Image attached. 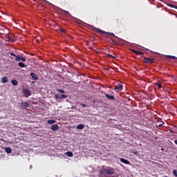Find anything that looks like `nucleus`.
Listing matches in <instances>:
<instances>
[{
    "mask_svg": "<svg viewBox=\"0 0 177 177\" xmlns=\"http://www.w3.org/2000/svg\"><path fill=\"white\" fill-rule=\"evenodd\" d=\"M67 95L66 94H62L60 95H57V94H55V99H57V100H60V99H67Z\"/></svg>",
    "mask_w": 177,
    "mask_h": 177,
    "instance_id": "4",
    "label": "nucleus"
},
{
    "mask_svg": "<svg viewBox=\"0 0 177 177\" xmlns=\"http://www.w3.org/2000/svg\"><path fill=\"white\" fill-rule=\"evenodd\" d=\"M174 143H176V145H177V140L174 141Z\"/></svg>",
    "mask_w": 177,
    "mask_h": 177,
    "instance_id": "33",
    "label": "nucleus"
},
{
    "mask_svg": "<svg viewBox=\"0 0 177 177\" xmlns=\"http://www.w3.org/2000/svg\"><path fill=\"white\" fill-rule=\"evenodd\" d=\"M57 92H59V93H65L66 91L62 89H57Z\"/></svg>",
    "mask_w": 177,
    "mask_h": 177,
    "instance_id": "24",
    "label": "nucleus"
},
{
    "mask_svg": "<svg viewBox=\"0 0 177 177\" xmlns=\"http://www.w3.org/2000/svg\"><path fill=\"white\" fill-rule=\"evenodd\" d=\"M159 127H162V124H159Z\"/></svg>",
    "mask_w": 177,
    "mask_h": 177,
    "instance_id": "35",
    "label": "nucleus"
},
{
    "mask_svg": "<svg viewBox=\"0 0 177 177\" xmlns=\"http://www.w3.org/2000/svg\"><path fill=\"white\" fill-rule=\"evenodd\" d=\"M77 129H84V128H85V125H84L83 124H80L77 125Z\"/></svg>",
    "mask_w": 177,
    "mask_h": 177,
    "instance_id": "14",
    "label": "nucleus"
},
{
    "mask_svg": "<svg viewBox=\"0 0 177 177\" xmlns=\"http://www.w3.org/2000/svg\"><path fill=\"white\" fill-rule=\"evenodd\" d=\"M108 57H112L113 59H115V57L111 55V54H107Z\"/></svg>",
    "mask_w": 177,
    "mask_h": 177,
    "instance_id": "26",
    "label": "nucleus"
},
{
    "mask_svg": "<svg viewBox=\"0 0 177 177\" xmlns=\"http://www.w3.org/2000/svg\"><path fill=\"white\" fill-rule=\"evenodd\" d=\"M143 62L147 63V64H151L152 63H154V58H147L146 57H143Z\"/></svg>",
    "mask_w": 177,
    "mask_h": 177,
    "instance_id": "3",
    "label": "nucleus"
},
{
    "mask_svg": "<svg viewBox=\"0 0 177 177\" xmlns=\"http://www.w3.org/2000/svg\"><path fill=\"white\" fill-rule=\"evenodd\" d=\"M170 132H171V133H174V131L172 129H170Z\"/></svg>",
    "mask_w": 177,
    "mask_h": 177,
    "instance_id": "32",
    "label": "nucleus"
},
{
    "mask_svg": "<svg viewBox=\"0 0 177 177\" xmlns=\"http://www.w3.org/2000/svg\"><path fill=\"white\" fill-rule=\"evenodd\" d=\"M6 153H8V154H10V153H12V149L10 147H6Z\"/></svg>",
    "mask_w": 177,
    "mask_h": 177,
    "instance_id": "17",
    "label": "nucleus"
},
{
    "mask_svg": "<svg viewBox=\"0 0 177 177\" xmlns=\"http://www.w3.org/2000/svg\"><path fill=\"white\" fill-rule=\"evenodd\" d=\"M52 131H57L59 129V126L57 124H53L51 126Z\"/></svg>",
    "mask_w": 177,
    "mask_h": 177,
    "instance_id": "12",
    "label": "nucleus"
},
{
    "mask_svg": "<svg viewBox=\"0 0 177 177\" xmlns=\"http://www.w3.org/2000/svg\"><path fill=\"white\" fill-rule=\"evenodd\" d=\"M112 42H113V44H115V41L114 40H112Z\"/></svg>",
    "mask_w": 177,
    "mask_h": 177,
    "instance_id": "34",
    "label": "nucleus"
},
{
    "mask_svg": "<svg viewBox=\"0 0 177 177\" xmlns=\"http://www.w3.org/2000/svg\"><path fill=\"white\" fill-rule=\"evenodd\" d=\"M173 175H174V176L177 177V171H176V169L173 170Z\"/></svg>",
    "mask_w": 177,
    "mask_h": 177,
    "instance_id": "25",
    "label": "nucleus"
},
{
    "mask_svg": "<svg viewBox=\"0 0 177 177\" xmlns=\"http://www.w3.org/2000/svg\"><path fill=\"white\" fill-rule=\"evenodd\" d=\"M30 77H32V80H35V81L38 80V75L34 73H30Z\"/></svg>",
    "mask_w": 177,
    "mask_h": 177,
    "instance_id": "11",
    "label": "nucleus"
},
{
    "mask_svg": "<svg viewBox=\"0 0 177 177\" xmlns=\"http://www.w3.org/2000/svg\"><path fill=\"white\" fill-rule=\"evenodd\" d=\"M11 82L12 85H15V86H17L19 85V82H17V80H12Z\"/></svg>",
    "mask_w": 177,
    "mask_h": 177,
    "instance_id": "16",
    "label": "nucleus"
},
{
    "mask_svg": "<svg viewBox=\"0 0 177 177\" xmlns=\"http://www.w3.org/2000/svg\"><path fill=\"white\" fill-rule=\"evenodd\" d=\"M64 12L66 13V15H70V12L67 10H64Z\"/></svg>",
    "mask_w": 177,
    "mask_h": 177,
    "instance_id": "30",
    "label": "nucleus"
},
{
    "mask_svg": "<svg viewBox=\"0 0 177 177\" xmlns=\"http://www.w3.org/2000/svg\"><path fill=\"white\" fill-rule=\"evenodd\" d=\"M82 106L85 109V107H88V105L86 104H82Z\"/></svg>",
    "mask_w": 177,
    "mask_h": 177,
    "instance_id": "29",
    "label": "nucleus"
},
{
    "mask_svg": "<svg viewBox=\"0 0 177 177\" xmlns=\"http://www.w3.org/2000/svg\"><path fill=\"white\" fill-rule=\"evenodd\" d=\"M10 56H13L14 57H16L17 55H16V54L11 53Z\"/></svg>",
    "mask_w": 177,
    "mask_h": 177,
    "instance_id": "28",
    "label": "nucleus"
},
{
    "mask_svg": "<svg viewBox=\"0 0 177 177\" xmlns=\"http://www.w3.org/2000/svg\"><path fill=\"white\" fill-rule=\"evenodd\" d=\"M115 25L118 26V27H120V26H123L122 24V18H118L115 20Z\"/></svg>",
    "mask_w": 177,
    "mask_h": 177,
    "instance_id": "7",
    "label": "nucleus"
},
{
    "mask_svg": "<svg viewBox=\"0 0 177 177\" xmlns=\"http://www.w3.org/2000/svg\"><path fill=\"white\" fill-rule=\"evenodd\" d=\"M23 94H24V97H28V96H31V91H30L27 88H25L23 91Z\"/></svg>",
    "mask_w": 177,
    "mask_h": 177,
    "instance_id": "6",
    "label": "nucleus"
},
{
    "mask_svg": "<svg viewBox=\"0 0 177 177\" xmlns=\"http://www.w3.org/2000/svg\"><path fill=\"white\" fill-rule=\"evenodd\" d=\"M26 57H21V62H26Z\"/></svg>",
    "mask_w": 177,
    "mask_h": 177,
    "instance_id": "27",
    "label": "nucleus"
},
{
    "mask_svg": "<svg viewBox=\"0 0 177 177\" xmlns=\"http://www.w3.org/2000/svg\"><path fill=\"white\" fill-rule=\"evenodd\" d=\"M61 32H66V31L63 29H60Z\"/></svg>",
    "mask_w": 177,
    "mask_h": 177,
    "instance_id": "31",
    "label": "nucleus"
},
{
    "mask_svg": "<svg viewBox=\"0 0 177 177\" xmlns=\"http://www.w3.org/2000/svg\"><path fill=\"white\" fill-rule=\"evenodd\" d=\"M1 82L3 84H6V82H8V77H6V76L3 77L1 79Z\"/></svg>",
    "mask_w": 177,
    "mask_h": 177,
    "instance_id": "15",
    "label": "nucleus"
},
{
    "mask_svg": "<svg viewBox=\"0 0 177 177\" xmlns=\"http://www.w3.org/2000/svg\"><path fill=\"white\" fill-rule=\"evenodd\" d=\"M131 52L133 53H135L136 55H137L138 56H143V55H145L144 53L140 52V51H138L136 50H131Z\"/></svg>",
    "mask_w": 177,
    "mask_h": 177,
    "instance_id": "8",
    "label": "nucleus"
},
{
    "mask_svg": "<svg viewBox=\"0 0 177 177\" xmlns=\"http://www.w3.org/2000/svg\"><path fill=\"white\" fill-rule=\"evenodd\" d=\"M18 66H19V67H21V68H24L26 67V64H24V63H23V62H19V63L18 64Z\"/></svg>",
    "mask_w": 177,
    "mask_h": 177,
    "instance_id": "18",
    "label": "nucleus"
},
{
    "mask_svg": "<svg viewBox=\"0 0 177 177\" xmlns=\"http://www.w3.org/2000/svg\"><path fill=\"white\" fill-rule=\"evenodd\" d=\"M15 60L17 62H20L21 60V57H20L19 55L15 56Z\"/></svg>",
    "mask_w": 177,
    "mask_h": 177,
    "instance_id": "23",
    "label": "nucleus"
},
{
    "mask_svg": "<svg viewBox=\"0 0 177 177\" xmlns=\"http://www.w3.org/2000/svg\"><path fill=\"white\" fill-rule=\"evenodd\" d=\"M93 29L96 30V31H97V32H100V34H106L107 35H112V37H115V38H118L117 37H115V35H114V33H113V32H105L100 29H97L96 28H93Z\"/></svg>",
    "mask_w": 177,
    "mask_h": 177,
    "instance_id": "2",
    "label": "nucleus"
},
{
    "mask_svg": "<svg viewBox=\"0 0 177 177\" xmlns=\"http://www.w3.org/2000/svg\"><path fill=\"white\" fill-rule=\"evenodd\" d=\"M167 59H169L170 60H172L174 59H176V57H175L174 55H167Z\"/></svg>",
    "mask_w": 177,
    "mask_h": 177,
    "instance_id": "20",
    "label": "nucleus"
},
{
    "mask_svg": "<svg viewBox=\"0 0 177 177\" xmlns=\"http://www.w3.org/2000/svg\"><path fill=\"white\" fill-rule=\"evenodd\" d=\"M66 156H68V157H73V152L71 151H67L66 153Z\"/></svg>",
    "mask_w": 177,
    "mask_h": 177,
    "instance_id": "22",
    "label": "nucleus"
},
{
    "mask_svg": "<svg viewBox=\"0 0 177 177\" xmlns=\"http://www.w3.org/2000/svg\"><path fill=\"white\" fill-rule=\"evenodd\" d=\"M21 105L22 106V107H24V109H27V107H28L29 104L28 102H21Z\"/></svg>",
    "mask_w": 177,
    "mask_h": 177,
    "instance_id": "13",
    "label": "nucleus"
},
{
    "mask_svg": "<svg viewBox=\"0 0 177 177\" xmlns=\"http://www.w3.org/2000/svg\"><path fill=\"white\" fill-rule=\"evenodd\" d=\"M115 171L111 167L103 166L100 170V177H106L108 175H114Z\"/></svg>",
    "mask_w": 177,
    "mask_h": 177,
    "instance_id": "1",
    "label": "nucleus"
},
{
    "mask_svg": "<svg viewBox=\"0 0 177 177\" xmlns=\"http://www.w3.org/2000/svg\"><path fill=\"white\" fill-rule=\"evenodd\" d=\"M120 161H121V162H123L124 164H126L127 165H131V162H129L127 159L120 158Z\"/></svg>",
    "mask_w": 177,
    "mask_h": 177,
    "instance_id": "9",
    "label": "nucleus"
},
{
    "mask_svg": "<svg viewBox=\"0 0 177 177\" xmlns=\"http://www.w3.org/2000/svg\"><path fill=\"white\" fill-rule=\"evenodd\" d=\"M48 124H55V122H56V120H48L47 121Z\"/></svg>",
    "mask_w": 177,
    "mask_h": 177,
    "instance_id": "21",
    "label": "nucleus"
},
{
    "mask_svg": "<svg viewBox=\"0 0 177 177\" xmlns=\"http://www.w3.org/2000/svg\"><path fill=\"white\" fill-rule=\"evenodd\" d=\"M156 85H157L158 89H161V88H162V85L161 84V82H160L156 83Z\"/></svg>",
    "mask_w": 177,
    "mask_h": 177,
    "instance_id": "19",
    "label": "nucleus"
},
{
    "mask_svg": "<svg viewBox=\"0 0 177 177\" xmlns=\"http://www.w3.org/2000/svg\"><path fill=\"white\" fill-rule=\"evenodd\" d=\"M123 89H124V86H122V84H116V85H115V91L116 92L121 91Z\"/></svg>",
    "mask_w": 177,
    "mask_h": 177,
    "instance_id": "5",
    "label": "nucleus"
},
{
    "mask_svg": "<svg viewBox=\"0 0 177 177\" xmlns=\"http://www.w3.org/2000/svg\"><path fill=\"white\" fill-rule=\"evenodd\" d=\"M106 97L109 100H115V97L113 95H110L109 94H105Z\"/></svg>",
    "mask_w": 177,
    "mask_h": 177,
    "instance_id": "10",
    "label": "nucleus"
}]
</instances>
